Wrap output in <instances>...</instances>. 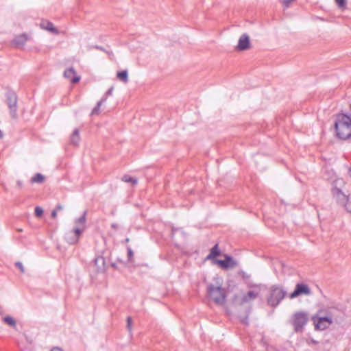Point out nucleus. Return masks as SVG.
Masks as SVG:
<instances>
[{
  "instance_id": "dca6fc26",
  "label": "nucleus",
  "mask_w": 351,
  "mask_h": 351,
  "mask_svg": "<svg viewBox=\"0 0 351 351\" xmlns=\"http://www.w3.org/2000/svg\"><path fill=\"white\" fill-rule=\"evenodd\" d=\"M80 141V132L78 129H75L73 132L71 138H70V143L73 145H78L79 142Z\"/></svg>"
},
{
  "instance_id": "39448f33",
  "label": "nucleus",
  "mask_w": 351,
  "mask_h": 351,
  "mask_svg": "<svg viewBox=\"0 0 351 351\" xmlns=\"http://www.w3.org/2000/svg\"><path fill=\"white\" fill-rule=\"evenodd\" d=\"M308 314L304 311L295 312L291 317V324L297 333L303 332L304 326L308 322Z\"/></svg>"
},
{
  "instance_id": "4be33fe9",
  "label": "nucleus",
  "mask_w": 351,
  "mask_h": 351,
  "mask_svg": "<svg viewBox=\"0 0 351 351\" xmlns=\"http://www.w3.org/2000/svg\"><path fill=\"white\" fill-rule=\"evenodd\" d=\"M106 101V98L101 99L96 105V106L93 109L91 112V115L98 114L99 113L100 107L104 101Z\"/></svg>"
},
{
  "instance_id": "412c9836",
  "label": "nucleus",
  "mask_w": 351,
  "mask_h": 351,
  "mask_svg": "<svg viewBox=\"0 0 351 351\" xmlns=\"http://www.w3.org/2000/svg\"><path fill=\"white\" fill-rule=\"evenodd\" d=\"M45 180V177L41 173H36L34 177L32 178L31 182L36 183H42Z\"/></svg>"
},
{
  "instance_id": "79ce46f5",
  "label": "nucleus",
  "mask_w": 351,
  "mask_h": 351,
  "mask_svg": "<svg viewBox=\"0 0 351 351\" xmlns=\"http://www.w3.org/2000/svg\"><path fill=\"white\" fill-rule=\"evenodd\" d=\"M2 137H3V134H2L1 131L0 130V138H2Z\"/></svg>"
},
{
  "instance_id": "f03ea898",
  "label": "nucleus",
  "mask_w": 351,
  "mask_h": 351,
  "mask_svg": "<svg viewBox=\"0 0 351 351\" xmlns=\"http://www.w3.org/2000/svg\"><path fill=\"white\" fill-rule=\"evenodd\" d=\"M336 136L342 140L348 139L351 136V117L346 114L337 115L335 121Z\"/></svg>"
},
{
  "instance_id": "f257e3e1",
  "label": "nucleus",
  "mask_w": 351,
  "mask_h": 351,
  "mask_svg": "<svg viewBox=\"0 0 351 351\" xmlns=\"http://www.w3.org/2000/svg\"><path fill=\"white\" fill-rule=\"evenodd\" d=\"M332 195L336 202L351 213V193L346 195L343 191L345 182L342 178H337L332 182Z\"/></svg>"
},
{
  "instance_id": "72a5a7b5",
  "label": "nucleus",
  "mask_w": 351,
  "mask_h": 351,
  "mask_svg": "<svg viewBox=\"0 0 351 351\" xmlns=\"http://www.w3.org/2000/svg\"><path fill=\"white\" fill-rule=\"evenodd\" d=\"M56 216H57V210H56V209H55V210H53L51 212V217H52L53 218H55V217H56Z\"/></svg>"
},
{
  "instance_id": "58836bf2",
  "label": "nucleus",
  "mask_w": 351,
  "mask_h": 351,
  "mask_svg": "<svg viewBox=\"0 0 351 351\" xmlns=\"http://www.w3.org/2000/svg\"><path fill=\"white\" fill-rule=\"evenodd\" d=\"M311 342H312L313 343H314V344H317V343H318L317 341H315V340H314V339H312V340H311Z\"/></svg>"
},
{
  "instance_id": "9d476101",
  "label": "nucleus",
  "mask_w": 351,
  "mask_h": 351,
  "mask_svg": "<svg viewBox=\"0 0 351 351\" xmlns=\"http://www.w3.org/2000/svg\"><path fill=\"white\" fill-rule=\"evenodd\" d=\"M215 262L223 269L234 268L238 265V263L232 257L225 255L224 260L216 259Z\"/></svg>"
},
{
  "instance_id": "6e6552de",
  "label": "nucleus",
  "mask_w": 351,
  "mask_h": 351,
  "mask_svg": "<svg viewBox=\"0 0 351 351\" xmlns=\"http://www.w3.org/2000/svg\"><path fill=\"white\" fill-rule=\"evenodd\" d=\"M311 293L312 292L311 289L307 285L304 283H298L295 285L294 291L290 294L289 298L291 299H293L302 295H310Z\"/></svg>"
},
{
  "instance_id": "a211bd4d",
  "label": "nucleus",
  "mask_w": 351,
  "mask_h": 351,
  "mask_svg": "<svg viewBox=\"0 0 351 351\" xmlns=\"http://www.w3.org/2000/svg\"><path fill=\"white\" fill-rule=\"evenodd\" d=\"M86 214H87V210H85L84 212L83 215L80 218H78L77 219L75 220V224L77 226L76 227H80V228H82L83 230H84V224L86 221Z\"/></svg>"
},
{
  "instance_id": "2f4dec72",
  "label": "nucleus",
  "mask_w": 351,
  "mask_h": 351,
  "mask_svg": "<svg viewBox=\"0 0 351 351\" xmlns=\"http://www.w3.org/2000/svg\"><path fill=\"white\" fill-rule=\"evenodd\" d=\"M113 86L110 87L106 92V99L107 98L108 96L109 95H112V90H113Z\"/></svg>"
},
{
  "instance_id": "aec40b11",
  "label": "nucleus",
  "mask_w": 351,
  "mask_h": 351,
  "mask_svg": "<svg viewBox=\"0 0 351 351\" xmlns=\"http://www.w3.org/2000/svg\"><path fill=\"white\" fill-rule=\"evenodd\" d=\"M117 78L123 83H128V73L127 70L118 71L117 73Z\"/></svg>"
},
{
  "instance_id": "37998d69",
  "label": "nucleus",
  "mask_w": 351,
  "mask_h": 351,
  "mask_svg": "<svg viewBox=\"0 0 351 351\" xmlns=\"http://www.w3.org/2000/svg\"><path fill=\"white\" fill-rule=\"evenodd\" d=\"M270 349H272V348H267V351H270Z\"/></svg>"
},
{
  "instance_id": "4c0bfd02",
  "label": "nucleus",
  "mask_w": 351,
  "mask_h": 351,
  "mask_svg": "<svg viewBox=\"0 0 351 351\" xmlns=\"http://www.w3.org/2000/svg\"><path fill=\"white\" fill-rule=\"evenodd\" d=\"M179 230V228H172V234H175L178 230Z\"/></svg>"
},
{
  "instance_id": "ddd939ff",
  "label": "nucleus",
  "mask_w": 351,
  "mask_h": 351,
  "mask_svg": "<svg viewBox=\"0 0 351 351\" xmlns=\"http://www.w3.org/2000/svg\"><path fill=\"white\" fill-rule=\"evenodd\" d=\"M259 295V293L255 291H249L246 294H245L239 304L241 305L245 304V303H249L253 300H254Z\"/></svg>"
},
{
  "instance_id": "473e14b6",
  "label": "nucleus",
  "mask_w": 351,
  "mask_h": 351,
  "mask_svg": "<svg viewBox=\"0 0 351 351\" xmlns=\"http://www.w3.org/2000/svg\"><path fill=\"white\" fill-rule=\"evenodd\" d=\"M51 351H63V350L59 347H53L51 348Z\"/></svg>"
},
{
  "instance_id": "e433bc0d",
  "label": "nucleus",
  "mask_w": 351,
  "mask_h": 351,
  "mask_svg": "<svg viewBox=\"0 0 351 351\" xmlns=\"http://www.w3.org/2000/svg\"><path fill=\"white\" fill-rule=\"evenodd\" d=\"M62 208H63L62 206L58 205V206H57L56 210H57V211H58V210H62Z\"/></svg>"
},
{
  "instance_id": "b1692460",
  "label": "nucleus",
  "mask_w": 351,
  "mask_h": 351,
  "mask_svg": "<svg viewBox=\"0 0 351 351\" xmlns=\"http://www.w3.org/2000/svg\"><path fill=\"white\" fill-rule=\"evenodd\" d=\"M3 321L6 324H8L13 328L16 327V321L10 316L5 317L3 318Z\"/></svg>"
},
{
  "instance_id": "a18cd8bd",
  "label": "nucleus",
  "mask_w": 351,
  "mask_h": 351,
  "mask_svg": "<svg viewBox=\"0 0 351 351\" xmlns=\"http://www.w3.org/2000/svg\"><path fill=\"white\" fill-rule=\"evenodd\" d=\"M17 231L22 232V229H18Z\"/></svg>"
},
{
  "instance_id": "5701e85b",
  "label": "nucleus",
  "mask_w": 351,
  "mask_h": 351,
  "mask_svg": "<svg viewBox=\"0 0 351 351\" xmlns=\"http://www.w3.org/2000/svg\"><path fill=\"white\" fill-rule=\"evenodd\" d=\"M121 180H122V181H123L125 182H131L132 184V185H135L137 184V180L134 178L130 177L128 175H124L122 177Z\"/></svg>"
},
{
  "instance_id": "4468645a",
  "label": "nucleus",
  "mask_w": 351,
  "mask_h": 351,
  "mask_svg": "<svg viewBox=\"0 0 351 351\" xmlns=\"http://www.w3.org/2000/svg\"><path fill=\"white\" fill-rule=\"evenodd\" d=\"M28 40V36L25 33L17 35L14 37L12 40L13 45L16 47H23L27 40Z\"/></svg>"
},
{
  "instance_id": "7ed1b4c3",
  "label": "nucleus",
  "mask_w": 351,
  "mask_h": 351,
  "mask_svg": "<svg viewBox=\"0 0 351 351\" xmlns=\"http://www.w3.org/2000/svg\"><path fill=\"white\" fill-rule=\"evenodd\" d=\"M315 330H324L329 328L333 323V316L331 309H329L326 313L324 310H319L311 318Z\"/></svg>"
},
{
  "instance_id": "9b49d317",
  "label": "nucleus",
  "mask_w": 351,
  "mask_h": 351,
  "mask_svg": "<svg viewBox=\"0 0 351 351\" xmlns=\"http://www.w3.org/2000/svg\"><path fill=\"white\" fill-rule=\"evenodd\" d=\"M250 37L247 34H242L238 42V45L237 47L239 51H245L250 48Z\"/></svg>"
},
{
  "instance_id": "a19ab883",
  "label": "nucleus",
  "mask_w": 351,
  "mask_h": 351,
  "mask_svg": "<svg viewBox=\"0 0 351 351\" xmlns=\"http://www.w3.org/2000/svg\"><path fill=\"white\" fill-rule=\"evenodd\" d=\"M96 48H97V49H100V50H103V49H102V47H98V46H97V47H96Z\"/></svg>"
},
{
  "instance_id": "f8f14e48",
  "label": "nucleus",
  "mask_w": 351,
  "mask_h": 351,
  "mask_svg": "<svg viewBox=\"0 0 351 351\" xmlns=\"http://www.w3.org/2000/svg\"><path fill=\"white\" fill-rule=\"evenodd\" d=\"M75 71L73 67L66 69L64 72V77L69 80L71 83L76 84L80 80V76L75 75Z\"/></svg>"
},
{
  "instance_id": "6ab92c4d",
  "label": "nucleus",
  "mask_w": 351,
  "mask_h": 351,
  "mask_svg": "<svg viewBox=\"0 0 351 351\" xmlns=\"http://www.w3.org/2000/svg\"><path fill=\"white\" fill-rule=\"evenodd\" d=\"M220 254V250L218 247V244L214 245L210 250V254L206 256V260L212 259Z\"/></svg>"
},
{
  "instance_id": "a878e982",
  "label": "nucleus",
  "mask_w": 351,
  "mask_h": 351,
  "mask_svg": "<svg viewBox=\"0 0 351 351\" xmlns=\"http://www.w3.org/2000/svg\"><path fill=\"white\" fill-rule=\"evenodd\" d=\"M43 214V209L40 206H36L35 208V215L37 217H40Z\"/></svg>"
},
{
  "instance_id": "1a4fd4ad",
  "label": "nucleus",
  "mask_w": 351,
  "mask_h": 351,
  "mask_svg": "<svg viewBox=\"0 0 351 351\" xmlns=\"http://www.w3.org/2000/svg\"><path fill=\"white\" fill-rule=\"evenodd\" d=\"M82 232V228L75 227L73 230L65 234V239L69 244H75L78 241Z\"/></svg>"
},
{
  "instance_id": "c9c22d12",
  "label": "nucleus",
  "mask_w": 351,
  "mask_h": 351,
  "mask_svg": "<svg viewBox=\"0 0 351 351\" xmlns=\"http://www.w3.org/2000/svg\"><path fill=\"white\" fill-rule=\"evenodd\" d=\"M16 185H17L19 188H21V187H22L23 183H22V182H21V181L18 180V181L16 182Z\"/></svg>"
},
{
  "instance_id": "7c9ffc66",
  "label": "nucleus",
  "mask_w": 351,
  "mask_h": 351,
  "mask_svg": "<svg viewBox=\"0 0 351 351\" xmlns=\"http://www.w3.org/2000/svg\"><path fill=\"white\" fill-rule=\"evenodd\" d=\"M134 253L133 251L130 247H128V259L131 261L132 258L133 257Z\"/></svg>"
},
{
  "instance_id": "423d86ee",
  "label": "nucleus",
  "mask_w": 351,
  "mask_h": 351,
  "mask_svg": "<svg viewBox=\"0 0 351 351\" xmlns=\"http://www.w3.org/2000/svg\"><path fill=\"white\" fill-rule=\"evenodd\" d=\"M287 292L278 286H272L270 289V295L267 299L269 305L276 307L286 296Z\"/></svg>"
},
{
  "instance_id": "2eb2a0df",
  "label": "nucleus",
  "mask_w": 351,
  "mask_h": 351,
  "mask_svg": "<svg viewBox=\"0 0 351 351\" xmlns=\"http://www.w3.org/2000/svg\"><path fill=\"white\" fill-rule=\"evenodd\" d=\"M40 27L42 29H45V30H47L54 34H59V31L58 30L57 28H56L54 26H53V24L50 22V21H43L41 23H40Z\"/></svg>"
},
{
  "instance_id": "393cba45",
  "label": "nucleus",
  "mask_w": 351,
  "mask_h": 351,
  "mask_svg": "<svg viewBox=\"0 0 351 351\" xmlns=\"http://www.w3.org/2000/svg\"><path fill=\"white\" fill-rule=\"evenodd\" d=\"M238 274L246 282L249 280L251 277L250 274H248L243 270L239 271Z\"/></svg>"
},
{
  "instance_id": "ea45409f",
  "label": "nucleus",
  "mask_w": 351,
  "mask_h": 351,
  "mask_svg": "<svg viewBox=\"0 0 351 351\" xmlns=\"http://www.w3.org/2000/svg\"><path fill=\"white\" fill-rule=\"evenodd\" d=\"M248 287H255L254 285H252V284H248Z\"/></svg>"
},
{
  "instance_id": "20e7f679",
  "label": "nucleus",
  "mask_w": 351,
  "mask_h": 351,
  "mask_svg": "<svg viewBox=\"0 0 351 351\" xmlns=\"http://www.w3.org/2000/svg\"><path fill=\"white\" fill-rule=\"evenodd\" d=\"M208 297L217 305H223L226 300V291L220 285L210 284L207 287Z\"/></svg>"
},
{
  "instance_id": "bb28decb",
  "label": "nucleus",
  "mask_w": 351,
  "mask_h": 351,
  "mask_svg": "<svg viewBox=\"0 0 351 351\" xmlns=\"http://www.w3.org/2000/svg\"><path fill=\"white\" fill-rule=\"evenodd\" d=\"M335 2L338 5V6L341 8L344 9L346 6V0H335Z\"/></svg>"
},
{
  "instance_id": "cd10ccee",
  "label": "nucleus",
  "mask_w": 351,
  "mask_h": 351,
  "mask_svg": "<svg viewBox=\"0 0 351 351\" xmlns=\"http://www.w3.org/2000/svg\"><path fill=\"white\" fill-rule=\"evenodd\" d=\"M126 322H127V328L129 330V332L131 333V332H132V322L131 317H128Z\"/></svg>"
},
{
  "instance_id": "f3484780",
  "label": "nucleus",
  "mask_w": 351,
  "mask_h": 351,
  "mask_svg": "<svg viewBox=\"0 0 351 351\" xmlns=\"http://www.w3.org/2000/svg\"><path fill=\"white\" fill-rule=\"evenodd\" d=\"M95 265L97 267L98 271H104L105 266V259L102 256L97 257L95 261Z\"/></svg>"
},
{
  "instance_id": "c756f323",
  "label": "nucleus",
  "mask_w": 351,
  "mask_h": 351,
  "mask_svg": "<svg viewBox=\"0 0 351 351\" xmlns=\"http://www.w3.org/2000/svg\"><path fill=\"white\" fill-rule=\"evenodd\" d=\"M294 0H282V4L285 8H287L290 3Z\"/></svg>"
},
{
  "instance_id": "0eeeda50",
  "label": "nucleus",
  "mask_w": 351,
  "mask_h": 351,
  "mask_svg": "<svg viewBox=\"0 0 351 351\" xmlns=\"http://www.w3.org/2000/svg\"><path fill=\"white\" fill-rule=\"evenodd\" d=\"M17 101L16 94L13 91H8L5 94V103L9 108L10 114L13 119L18 118L17 114Z\"/></svg>"
},
{
  "instance_id": "f704fd0d",
  "label": "nucleus",
  "mask_w": 351,
  "mask_h": 351,
  "mask_svg": "<svg viewBox=\"0 0 351 351\" xmlns=\"http://www.w3.org/2000/svg\"><path fill=\"white\" fill-rule=\"evenodd\" d=\"M111 227L112 228L117 230L118 228V225L117 223H112Z\"/></svg>"
},
{
  "instance_id": "c85d7f7f",
  "label": "nucleus",
  "mask_w": 351,
  "mask_h": 351,
  "mask_svg": "<svg viewBox=\"0 0 351 351\" xmlns=\"http://www.w3.org/2000/svg\"><path fill=\"white\" fill-rule=\"evenodd\" d=\"M15 266L20 269L22 273L25 272V268L21 262H16Z\"/></svg>"
},
{
  "instance_id": "c03bdc74",
  "label": "nucleus",
  "mask_w": 351,
  "mask_h": 351,
  "mask_svg": "<svg viewBox=\"0 0 351 351\" xmlns=\"http://www.w3.org/2000/svg\"><path fill=\"white\" fill-rule=\"evenodd\" d=\"M125 242H129V239H128V238H127V239H125Z\"/></svg>"
}]
</instances>
